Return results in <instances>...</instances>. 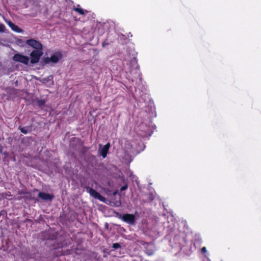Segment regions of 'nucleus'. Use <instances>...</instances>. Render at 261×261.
Masks as SVG:
<instances>
[{"instance_id": "12", "label": "nucleus", "mask_w": 261, "mask_h": 261, "mask_svg": "<svg viewBox=\"0 0 261 261\" xmlns=\"http://www.w3.org/2000/svg\"><path fill=\"white\" fill-rule=\"evenodd\" d=\"M46 100L43 99H37V104L38 107H41L45 105Z\"/></svg>"}, {"instance_id": "3", "label": "nucleus", "mask_w": 261, "mask_h": 261, "mask_svg": "<svg viewBox=\"0 0 261 261\" xmlns=\"http://www.w3.org/2000/svg\"><path fill=\"white\" fill-rule=\"evenodd\" d=\"M85 188L86 191L89 193L91 196L94 197L95 199H98L102 202H105L106 201V198L93 189L89 187H86Z\"/></svg>"}, {"instance_id": "7", "label": "nucleus", "mask_w": 261, "mask_h": 261, "mask_svg": "<svg viewBox=\"0 0 261 261\" xmlns=\"http://www.w3.org/2000/svg\"><path fill=\"white\" fill-rule=\"evenodd\" d=\"M38 196L43 200L48 201H51L54 197L53 195L44 192H39Z\"/></svg>"}, {"instance_id": "8", "label": "nucleus", "mask_w": 261, "mask_h": 261, "mask_svg": "<svg viewBox=\"0 0 261 261\" xmlns=\"http://www.w3.org/2000/svg\"><path fill=\"white\" fill-rule=\"evenodd\" d=\"M110 146L111 145L110 143H108L105 145L100 150H99L100 151V155L102 156L103 158H106Z\"/></svg>"}, {"instance_id": "10", "label": "nucleus", "mask_w": 261, "mask_h": 261, "mask_svg": "<svg viewBox=\"0 0 261 261\" xmlns=\"http://www.w3.org/2000/svg\"><path fill=\"white\" fill-rule=\"evenodd\" d=\"M18 129L23 134H27L29 132H31L32 130V126L29 125L27 126H19Z\"/></svg>"}, {"instance_id": "14", "label": "nucleus", "mask_w": 261, "mask_h": 261, "mask_svg": "<svg viewBox=\"0 0 261 261\" xmlns=\"http://www.w3.org/2000/svg\"><path fill=\"white\" fill-rule=\"evenodd\" d=\"M113 248L115 249H117L119 248H120V245L118 243H114L113 244Z\"/></svg>"}, {"instance_id": "1", "label": "nucleus", "mask_w": 261, "mask_h": 261, "mask_svg": "<svg viewBox=\"0 0 261 261\" xmlns=\"http://www.w3.org/2000/svg\"><path fill=\"white\" fill-rule=\"evenodd\" d=\"M63 57V55L60 51H56L51 57L44 58L43 62L45 64H48L49 62L57 63Z\"/></svg>"}, {"instance_id": "11", "label": "nucleus", "mask_w": 261, "mask_h": 261, "mask_svg": "<svg viewBox=\"0 0 261 261\" xmlns=\"http://www.w3.org/2000/svg\"><path fill=\"white\" fill-rule=\"evenodd\" d=\"M80 6L79 5H77V7H74L73 8V10L75 12H77L80 15H84L85 13H88V11L84 10L82 8H80Z\"/></svg>"}, {"instance_id": "6", "label": "nucleus", "mask_w": 261, "mask_h": 261, "mask_svg": "<svg viewBox=\"0 0 261 261\" xmlns=\"http://www.w3.org/2000/svg\"><path fill=\"white\" fill-rule=\"evenodd\" d=\"M27 44L29 46L35 48V50H42V44L33 39H29L27 41Z\"/></svg>"}, {"instance_id": "17", "label": "nucleus", "mask_w": 261, "mask_h": 261, "mask_svg": "<svg viewBox=\"0 0 261 261\" xmlns=\"http://www.w3.org/2000/svg\"><path fill=\"white\" fill-rule=\"evenodd\" d=\"M148 254L149 255H151V254H152V253H148Z\"/></svg>"}, {"instance_id": "4", "label": "nucleus", "mask_w": 261, "mask_h": 261, "mask_svg": "<svg viewBox=\"0 0 261 261\" xmlns=\"http://www.w3.org/2000/svg\"><path fill=\"white\" fill-rule=\"evenodd\" d=\"M12 59L15 62H20L25 65L28 64L30 60L28 57L19 53L15 54Z\"/></svg>"}, {"instance_id": "13", "label": "nucleus", "mask_w": 261, "mask_h": 261, "mask_svg": "<svg viewBox=\"0 0 261 261\" xmlns=\"http://www.w3.org/2000/svg\"><path fill=\"white\" fill-rule=\"evenodd\" d=\"M6 30V29L5 25L2 23L0 24V32H5Z\"/></svg>"}, {"instance_id": "16", "label": "nucleus", "mask_w": 261, "mask_h": 261, "mask_svg": "<svg viewBox=\"0 0 261 261\" xmlns=\"http://www.w3.org/2000/svg\"><path fill=\"white\" fill-rule=\"evenodd\" d=\"M201 251L203 253H205L206 252V248L205 247H203L202 249H201Z\"/></svg>"}, {"instance_id": "9", "label": "nucleus", "mask_w": 261, "mask_h": 261, "mask_svg": "<svg viewBox=\"0 0 261 261\" xmlns=\"http://www.w3.org/2000/svg\"><path fill=\"white\" fill-rule=\"evenodd\" d=\"M8 24L9 27L13 30V31L17 33H21L22 32V30L19 28L17 25L11 22V21H9L8 22Z\"/></svg>"}, {"instance_id": "2", "label": "nucleus", "mask_w": 261, "mask_h": 261, "mask_svg": "<svg viewBox=\"0 0 261 261\" xmlns=\"http://www.w3.org/2000/svg\"><path fill=\"white\" fill-rule=\"evenodd\" d=\"M43 52L42 50H34L31 54L30 62L32 64H36L39 61L40 57L42 56Z\"/></svg>"}, {"instance_id": "15", "label": "nucleus", "mask_w": 261, "mask_h": 261, "mask_svg": "<svg viewBox=\"0 0 261 261\" xmlns=\"http://www.w3.org/2000/svg\"><path fill=\"white\" fill-rule=\"evenodd\" d=\"M127 185H125L124 186H123L122 187H121L120 188V191H125L127 189Z\"/></svg>"}, {"instance_id": "5", "label": "nucleus", "mask_w": 261, "mask_h": 261, "mask_svg": "<svg viewBox=\"0 0 261 261\" xmlns=\"http://www.w3.org/2000/svg\"><path fill=\"white\" fill-rule=\"evenodd\" d=\"M122 220L130 224V225H135V221H136V218L135 216L133 214H124L122 217Z\"/></svg>"}]
</instances>
